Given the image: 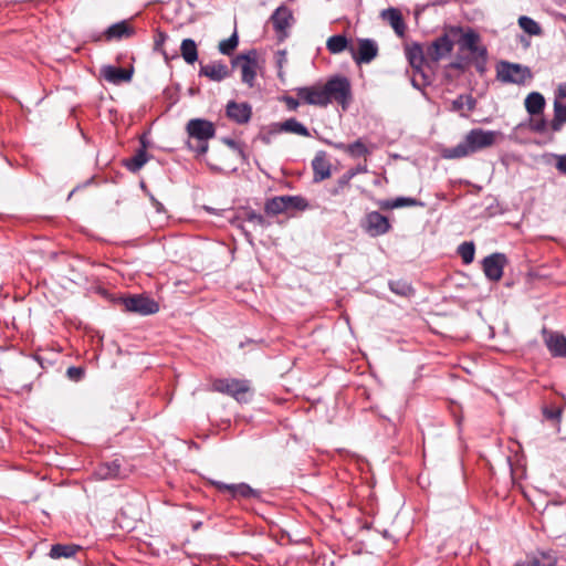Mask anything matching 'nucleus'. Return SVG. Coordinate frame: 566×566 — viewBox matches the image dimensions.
<instances>
[{"instance_id":"obj_1","label":"nucleus","mask_w":566,"mask_h":566,"mask_svg":"<svg viewBox=\"0 0 566 566\" xmlns=\"http://www.w3.org/2000/svg\"><path fill=\"white\" fill-rule=\"evenodd\" d=\"M500 135L501 134L495 130L473 128L467 133L461 143L444 149L443 157L447 159H460L470 156L493 146Z\"/></svg>"},{"instance_id":"obj_2","label":"nucleus","mask_w":566,"mask_h":566,"mask_svg":"<svg viewBox=\"0 0 566 566\" xmlns=\"http://www.w3.org/2000/svg\"><path fill=\"white\" fill-rule=\"evenodd\" d=\"M211 390L228 395L238 402H248L253 397V388L247 379L218 378L211 384Z\"/></svg>"},{"instance_id":"obj_3","label":"nucleus","mask_w":566,"mask_h":566,"mask_svg":"<svg viewBox=\"0 0 566 566\" xmlns=\"http://www.w3.org/2000/svg\"><path fill=\"white\" fill-rule=\"evenodd\" d=\"M187 133L190 138L188 142L189 148L198 154H205L208 150V140L214 136L216 129L211 122L195 118L188 122Z\"/></svg>"},{"instance_id":"obj_4","label":"nucleus","mask_w":566,"mask_h":566,"mask_svg":"<svg viewBox=\"0 0 566 566\" xmlns=\"http://www.w3.org/2000/svg\"><path fill=\"white\" fill-rule=\"evenodd\" d=\"M323 86L327 98V105L332 102L338 103L346 109L352 101V85L345 76H333Z\"/></svg>"},{"instance_id":"obj_5","label":"nucleus","mask_w":566,"mask_h":566,"mask_svg":"<svg viewBox=\"0 0 566 566\" xmlns=\"http://www.w3.org/2000/svg\"><path fill=\"white\" fill-rule=\"evenodd\" d=\"M450 33L457 39L460 51H468L472 56L486 55V46L481 43V36L474 29L453 25Z\"/></svg>"},{"instance_id":"obj_6","label":"nucleus","mask_w":566,"mask_h":566,"mask_svg":"<svg viewBox=\"0 0 566 566\" xmlns=\"http://www.w3.org/2000/svg\"><path fill=\"white\" fill-rule=\"evenodd\" d=\"M496 78L505 84L524 85L533 78V74L528 66L501 61L496 65Z\"/></svg>"},{"instance_id":"obj_7","label":"nucleus","mask_w":566,"mask_h":566,"mask_svg":"<svg viewBox=\"0 0 566 566\" xmlns=\"http://www.w3.org/2000/svg\"><path fill=\"white\" fill-rule=\"evenodd\" d=\"M233 67L241 69V81L249 87L254 86L258 69L256 51L239 54L232 60Z\"/></svg>"},{"instance_id":"obj_8","label":"nucleus","mask_w":566,"mask_h":566,"mask_svg":"<svg viewBox=\"0 0 566 566\" xmlns=\"http://www.w3.org/2000/svg\"><path fill=\"white\" fill-rule=\"evenodd\" d=\"M453 46V36L450 33V28H448L446 33L427 45V59H429L431 63H438L452 52Z\"/></svg>"},{"instance_id":"obj_9","label":"nucleus","mask_w":566,"mask_h":566,"mask_svg":"<svg viewBox=\"0 0 566 566\" xmlns=\"http://www.w3.org/2000/svg\"><path fill=\"white\" fill-rule=\"evenodd\" d=\"M127 312L140 315H150L159 311V305L153 298L145 295H133L123 300Z\"/></svg>"},{"instance_id":"obj_10","label":"nucleus","mask_w":566,"mask_h":566,"mask_svg":"<svg viewBox=\"0 0 566 566\" xmlns=\"http://www.w3.org/2000/svg\"><path fill=\"white\" fill-rule=\"evenodd\" d=\"M361 227L370 237L384 235L391 229L388 218L378 211L368 212L361 222Z\"/></svg>"},{"instance_id":"obj_11","label":"nucleus","mask_w":566,"mask_h":566,"mask_svg":"<svg viewBox=\"0 0 566 566\" xmlns=\"http://www.w3.org/2000/svg\"><path fill=\"white\" fill-rule=\"evenodd\" d=\"M353 60L357 64L370 63L378 55V45L371 39H358L357 49L349 48Z\"/></svg>"},{"instance_id":"obj_12","label":"nucleus","mask_w":566,"mask_h":566,"mask_svg":"<svg viewBox=\"0 0 566 566\" xmlns=\"http://www.w3.org/2000/svg\"><path fill=\"white\" fill-rule=\"evenodd\" d=\"M297 97L305 104L315 106H327V98L322 85H312L296 88Z\"/></svg>"},{"instance_id":"obj_13","label":"nucleus","mask_w":566,"mask_h":566,"mask_svg":"<svg viewBox=\"0 0 566 566\" xmlns=\"http://www.w3.org/2000/svg\"><path fill=\"white\" fill-rule=\"evenodd\" d=\"M506 258L502 253H494L483 260V271L491 281H500L503 275V269Z\"/></svg>"},{"instance_id":"obj_14","label":"nucleus","mask_w":566,"mask_h":566,"mask_svg":"<svg viewBox=\"0 0 566 566\" xmlns=\"http://www.w3.org/2000/svg\"><path fill=\"white\" fill-rule=\"evenodd\" d=\"M406 57L410 64V66L417 72L421 73L422 67L426 64L431 63L429 59H427V49L419 43H411L405 48Z\"/></svg>"},{"instance_id":"obj_15","label":"nucleus","mask_w":566,"mask_h":566,"mask_svg":"<svg viewBox=\"0 0 566 566\" xmlns=\"http://www.w3.org/2000/svg\"><path fill=\"white\" fill-rule=\"evenodd\" d=\"M293 20L292 11L284 6L279 7L271 15L274 30L281 39L286 36V31L292 25Z\"/></svg>"},{"instance_id":"obj_16","label":"nucleus","mask_w":566,"mask_h":566,"mask_svg":"<svg viewBox=\"0 0 566 566\" xmlns=\"http://www.w3.org/2000/svg\"><path fill=\"white\" fill-rule=\"evenodd\" d=\"M252 115V108L248 103L229 102L227 116L237 124H247Z\"/></svg>"},{"instance_id":"obj_17","label":"nucleus","mask_w":566,"mask_h":566,"mask_svg":"<svg viewBox=\"0 0 566 566\" xmlns=\"http://www.w3.org/2000/svg\"><path fill=\"white\" fill-rule=\"evenodd\" d=\"M101 75L108 83L120 84L132 80L133 70H126L113 65H104L101 69Z\"/></svg>"},{"instance_id":"obj_18","label":"nucleus","mask_w":566,"mask_h":566,"mask_svg":"<svg viewBox=\"0 0 566 566\" xmlns=\"http://www.w3.org/2000/svg\"><path fill=\"white\" fill-rule=\"evenodd\" d=\"M199 74L201 76L208 77L211 81L220 82L230 76V71L224 63L216 61L206 65H201Z\"/></svg>"},{"instance_id":"obj_19","label":"nucleus","mask_w":566,"mask_h":566,"mask_svg":"<svg viewBox=\"0 0 566 566\" xmlns=\"http://www.w3.org/2000/svg\"><path fill=\"white\" fill-rule=\"evenodd\" d=\"M213 484L220 491H228L233 497H258L259 491L252 489L250 485L245 483L239 484H226L222 482H213Z\"/></svg>"},{"instance_id":"obj_20","label":"nucleus","mask_w":566,"mask_h":566,"mask_svg":"<svg viewBox=\"0 0 566 566\" xmlns=\"http://www.w3.org/2000/svg\"><path fill=\"white\" fill-rule=\"evenodd\" d=\"M312 168L314 171V181L316 182L323 181L331 176V163L326 158L325 153L319 151L315 155L312 161Z\"/></svg>"},{"instance_id":"obj_21","label":"nucleus","mask_w":566,"mask_h":566,"mask_svg":"<svg viewBox=\"0 0 566 566\" xmlns=\"http://www.w3.org/2000/svg\"><path fill=\"white\" fill-rule=\"evenodd\" d=\"M545 344L554 357H566V337L558 333L545 334Z\"/></svg>"},{"instance_id":"obj_22","label":"nucleus","mask_w":566,"mask_h":566,"mask_svg":"<svg viewBox=\"0 0 566 566\" xmlns=\"http://www.w3.org/2000/svg\"><path fill=\"white\" fill-rule=\"evenodd\" d=\"M99 480L120 479L124 476L118 460L101 464L95 471Z\"/></svg>"},{"instance_id":"obj_23","label":"nucleus","mask_w":566,"mask_h":566,"mask_svg":"<svg viewBox=\"0 0 566 566\" xmlns=\"http://www.w3.org/2000/svg\"><path fill=\"white\" fill-rule=\"evenodd\" d=\"M377 205L381 210L422 206V203L417 199L410 197H398L396 199L379 200Z\"/></svg>"},{"instance_id":"obj_24","label":"nucleus","mask_w":566,"mask_h":566,"mask_svg":"<svg viewBox=\"0 0 566 566\" xmlns=\"http://www.w3.org/2000/svg\"><path fill=\"white\" fill-rule=\"evenodd\" d=\"M545 104L544 96L538 92L530 93L524 101L525 109L532 116L542 114L545 108Z\"/></svg>"},{"instance_id":"obj_25","label":"nucleus","mask_w":566,"mask_h":566,"mask_svg":"<svg viewBox=\"0 0 566 566\" xmlns=\"http://www.w3.org/2000/svg\"><path fill=\"white\" fill-rule=\"evenodd\" d=\"M382 17L389 22L395 32L402 36L406 31V24L398 9L390 8L384 11Z\"/></svg>"},{"instance_id":"obj_26","label":"nucleus","mask_w":566,"mask_h":566,"mask_svg":"<svg viewBox=\"0 0 566 566\" xmlns=\"http://www.w3.org/2000/svg\"><path fill=\"white\" fill-rule=\"evenodd\" d=\"M334 147L355 158L369 154L367 146L359 139L352 144L336 143Z\"/></svg>"},{"instance_id":"obj_27","label":"nucleus","mask_w":566,"mask_h":566,"mask_svg":"<svg viewBox=\"0 0 566 566\" xmlns=\"http://www.w3.org/2000/svg\"><path fill=\"white\" fill-rule=\"evenodd\" d=\"M554 117L551 122V130L557 133L566 123V103L554 101Z\"/></svg>"},{"instance_id":"obj_28","label":"nucleus","mask_w":566,"mask_h":566,"mask_svg":"<svg viewBox=\"0 0 566 566\" xmlns=\"http://www.w3.org/2000/svg\"><path fill=\"white\" fill-rule=\"evenodd\" d=\"M181 56L188 64H193L198 60L197 44L192 39H185L180 45Z\"/></svg>"},{"instance_id":"obj_29","label":"nucleus","mask_w":566,"mask_h":566,"mask_svg":"<svg viewBox=\"0 0 566 566\" xmlns=\"http://www.w3.org/2000/svg\"><path fill=\"white\" fill-rule=\"evenodd\" d=\"M349 42L345 35L336 34L327 39L326 48L332 54H339L345 50H349Z\"/></svg>"},{"instance_id":"obj_30","label":"nucleus","mask_w":566,"mask_h":566,"mask_svg":"<svg viewBox=\"0 0 566 566\" xmlns=\"http://www.w3.org/2000/svg\"><path fill=\"white\" fill-rule=\"evenodd\" d=\"M476 101L472 95H459L451 103L450 111L461 113L463 109L472 112L475 108Z\"/></svg>"},{"instance_id":"obj_31","label":"nucleus","mask_w":566,"mask_h":566,"mask_svg":"<svg viewBox=\"0 0 566 566\" xmlns=\"http://www.w3.org/2000/svg\"><path fill=\"white\" fill-rule=\"evenodd\" d=\"M280 129L286 133L296 134L300 136L308 137V129L295 118H290L280 125Z\"/></svg>"},{"instance_id":"obj_32","label":"nucleus","mask_w":566,"mask_h":566,"mask_svg":"<svg viewBox=\"0 0 566 566\" xmlns=\"http://www.w3.org/2000/svg\"><path fill=\"white\" fill-rule=\"evenodd\" d=\"M132 34L133 30L128 27V24L125 21L111 25L106 31V35L108 39L128 38Z\"/></svg>"},{"instance_id":"obj_33","label":"nucleus","mask_w":566,"mask_h":566,"mask_svg":"<svg viewBox=\"0 0 566 566\" xmlns=\"http://www.w3.org/2000/svg\"><path fill=\"white\" fill-rule=\"evenodd\" d=\"M286 196L274 197L265 203V211L269 214L287 212Z\"/></svg>"},{"instance_id":"obj_34","label":"nucleus","mask_w":566,"mask_h":566,"mask_svg":"<svg viewBox=\"0 0 566 566\" xmlns=\"http://www.w3.org/2000/svg\"><path fill=\"white\" fill-rule=\"evenodd\" d=\"M517 22H518L520 28L528 35H541L542 34L541 25L532 18H530L527 15H521L518 18Z\"/></svg>"},{"instance_id":"obj_35","label":"nucleus","mask_w":566,"mask_h":566,"mask_svg":"<svg viewBox=\"0 0 566 566\" xmlns=\"http://www.w3.org/2000/svg\"><path fill=\"white\" fill-rule=\"evenodd\" d=\"M389 289L391 290V292L402 297H410L415 293L412 286L408 282L402 280L390 281Z\"/></svg>"},{"instance_id":"obj_36","label":"nucleus","mask_w":566,"mask_h":566,"mask_svg":"<svg viewBox=\"0 0 566 566\" xmlns=\"http://www.w3.org/2000/svg\"><path fill=\"white\" fill-rule=\"evenodd\" d=\"M148 160L145 149H139L130 159L126 161V167L132 172H137Z\"/></svg>"},{"instance_id":"obj_37","label":"nucleus","mask_w":566,"mask_h":566,"mask_svg":"<svg viewBox=\"0 0 566 566\" xmlns=\"http://www.w3.org/2000/svg\"><path fill=\"white\" fill-rule=\"evenodd\" d=\"M556 557L549 552H539L530 560L531 566H556Z\"/></svg>"},{"instance_id":"obj_38","label":"nucleus","mask_w":566,"mask_h":566,"mask_svg":"<svg viewBox=\"0 0 566 566\" xmlns=\"http://www.w3.org/2000/svg\"><path fill=\"white\" fill-rule=\"evenodd\" d=\"M77 549L78 546L75 545L56 544L51 547L50 556L52 558L71 557L76 553Z\"/></svg>"},{"instance_id":"obj_39","label":"nucleus","mask_w":566,"mask_h":566,"mask_svg":"<svg viewBox=\"0 0 566 566\" xmlns=\"http://www.w3.org/2000/svg\"><path fill=\"white\" fill-rule=\"evenodd\" d=\"M356 176V171H346L342 177L338 178L336 185L329 188L332 196H338L346 187H348L350 180Z\"/></svg>"},{"instance_id":"obj_40","label":"nucleus","mask_w":566,"mask_h":566,"mask_svg":"<svg viewBox=\"0 0 566 566\" xmlns=\"http://www.w3.org/2000/svg\"><path fill=\"white\" fill-rule=\"evenodd\" d=\"M238 44H239V38H238L237 32H234L230 38L222 40L219 43L218 49H219L220 53H222L224 55H231L234 52V50L237 49Z\"/></svg>"},{"instance_id":"obj_41","label":"nucleus","mask_w":566,"mask_h":566,"mask_svg":"<svg viewBox=\"0 0 566 566\" xmlns=\"http://www.w3.org/2000/svg\"><path fill=\"white\" fill-rule=\"evenodd\" d=\"M474 252L475 248L473 242H463L458 248V253L465 264H470L473 261Z\"/></svg>"},{"instance_id":"obj_42","label":"nucleus","mask_w":566,"mask_h":566,"mask_svg":"<svg viewBox=\"0 0 566 566\" xmlns=\"http://www.w3.org/2000/svg\"><path fill=\"white\" fill-rule=\"evenodd\" d=\"M287 211L291 209L305 210L308 207L306 199L301 196H286Z\"/></svg>"},{"instance_id":"obj_43","label":"nucleus","mask_w":566,"mask_h":566,"mask_svg":"<svg viewBox=\"0 0 566 566\" xmlns=\"http://www.w3.org/2000/svg\"><path fill=\"white\" fill-rule=\"evenodd\" d=\"M245 221L254 228L265 229L269 226V222L262 214L253 211L247 213Z\"/></svg>"},{"instance_id":"obj_44","label":"nucleus","mask_w":566,"mask_h":566,"mask_svg":"<svg viewBox=\"0 0 566 566\" xmlns=\"http://www.w3.org/2000/svg\"><path fill=\"white\" fill-rule=\"evenodd\" d=\"M548 127L551 128V123H547L544 118L535 119L531 124L532 130L541 134L545 133Z\"/></svg>"},{"instance_id":"obj_45","label":"nucleus","mask_w":566,"mask_h":566,"mask_svg":"<svg viewBox=\"0 0 566 566\" xmlns=\"http://www.w3.org/2000/svg\"><path fill=\"white\" fill-rule=\"evenodd\" d=\"M66 375L70 379L77 381L83 377L84 370L81 367L72 366L67 368Z\"/></svg>"},{"instance_id":"obj_46","label":"nucleus","mask_w":566,"mask_h":566,"mask_svg":"<svg viewBox=\"0 0 566 566\" xmlns=\"http://www.w3.org/2000/svg\"><path fill=\"white\" fill-rule=\"evenodd\" d=\"M472 60L474 61V65L478 72L483 73L485 71L486 61H488V54L484 56H472Z\"/></svg>"},{"instance_id":"obj_47","label":"nucleus","mask_w":566,"mask_h":566,"mask_svg":"<svg viewBox=\"0 0 566 566\" xmlns=\"http://www.w3.org/2000/svg\"><path fill=\"white\" fill-rule=\"evenodd\" d=\"M556 169L564 176H566V155L556 156Z\"/></svg>"},{"instance_id":"obj_48","label":"nucleus","mask_w":566,"mask_h":566,"mask_svg":"<svg viewBox=\"0 0 566 566\" xmlns=\"http://www.w3.org/2000/svg\"><path fill=\"white\" fill-rule=\"evenodd\" d=\"M566 98V82L560 83L555 92L554 101H558L559 103H564Z\"/></svg>"},{"instance_id":"obj_49","label":"nucleus","mask_w":566,"mask_h":566,"mask_svg":"<svg viewBox=\"0 0 566 566\" xmlns=\"http://www.w3.org/2000/svg\"><path fill=\"white\" fill-rule=\"evenodd\" d=\"M166 39H167L166 33L159 32L157 35V39L155 40V50L161 51L163 54L165 55V59L167 60L168 59L167 54L161 50V46H163L164 42L166 41Z\"/></svg>"},{"instance_id":"obj_50","label":"nucleus","mask_w":566,"mask_h":566,"mask_svg":"<svg viewBox=\"0 0 566 566\" xmlns=\"http://www.w3.org/2000/svg\"><path fill=\"white\" fill-rule=\"evenodd\" d=\"M560 410L554 409V410H545V417L548 421H559L560 420Z\"/></svg>"},{"instance_id":"obj_51","label":"nucleus","mask_w":566,"mask_h":566,"mask_svg":"<svg viewBox=\"0 0 566 566\" xmlns=\"http://www.w3.org/2000/svg\"><path fill=\"white\" fill-rule=\"evenodd\" d=\"M284 101L286 103V106L291 111H295L298 107V105H300V102L297 99H295L294 97H291V96H286L284 98Z\"/></svg>"},{"instance_id":"obj_52","label":"nucleus","mask_w":566,"mask_h":566,"mask_svg":"<svg viewBox=\"0 0 566 566\" xmlns=\"http://www.w3.org/2000/svg\"><path fill=\"white\" fill-rule=\"evenodd\" d=\"M451 69H454V70H461L463 71L464 70V65L461 61H455V62H452L450 63L449 65Z\"/></svg>"},{"instance_id":"obj_53","label":"nucleus","mask_w":566,"mask_h":566,"mask_svg":"<svg viewBox=\"0 0 566 566\" xmlns=\"http://www.w3.org/2000/svg\"><path fill=\"white\" fill-rule=\"evenodd\" d=\"M348 171H356V175H358V174L365 172L366 171V167L365 166H358L356 168L349 169Z\"/></svg>"},{"instance_id":"obj_54","label":"nucleus","mask_w":566,"mask_h":566,"mask_svg":"<svg viewBox=\"0 0 566 566\" xmlns=\"http://www.w3.org/2000/svg\"><path fill=\"white\" fill-rule=\"evenodd\" d=\"M513 566H528V565H527V564H525V563H516V564H514Z\"/></svg>"},{"instance_id":"obj_55","label":"nucleus","mask_w":566,"mask_h":566,"mask_svg":"<svg viewBox=\"0 0 566 566\" xmlns=\"http://www.w3.org/2000/svg\"><path fill=\"white\" fill-rule=\"evenodd\" d=\"M199 525H200V523L195 524V525H193V528H195V530H197V528L199 527Z\"/></svg>"}]
</instances>
